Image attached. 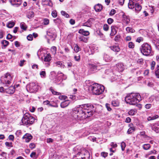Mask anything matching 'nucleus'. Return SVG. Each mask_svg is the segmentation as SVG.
I'll list each match as a JSON object with an SVG mask.
<instances>
[{
    "label": "nucleus",
    "mask_w": 159,
    "mask_h": 159,
    "mask_svg": "<svg viewBox=\"0 0 159 159\" xmlns=\"http://www.w3.org/2000/svg\"><path fill=\"white\" fill-rule=\"evenodd\" d=\"M92 106L90 104H84L74 108L73 111L77 114V118L79 120H83L93 115Z\"/></svg>",
    "instance_id": "f257e3e1"
},
{
    "label": "nucleus",
    "mask_w": 159,
    "mask_h": 159,
    "mask_svg": "<svg viewBox=\"0 0 159 159\" xmlns=\"http://www.w3.org/2000/svg\"><path fill=\"white\" fill-rule=\"evenodd\" d=\"M141 97L140 94L137 93H132L127 95L125 98L127 103L134 105L141 100Z\"/></svg>",
    "instance_id": "f03ea898"
},
{
    "label": "nucleus",
    "mask_w": 159,
    "mask_h": 159,
    "mask_svg": "<svg viewBox=\"0 0 159 159\" xmlns=\"http://www.w3.org/2000/svg\"><path fill=\"white\" fill-rule=\"evenodd\" d=\"M89 89L92 90L93 94L94 95H99L102 94L105 89L103 85L97 83L92 85Z\"/></svg>",
    "instance_id": "7ed1b4c3"
},
{
    "label": "nucleus",
    "mask_w": 159,
    "mask_h": 159,
    "mask_svg": "<svg viewBox=\"0 0 159 159\" xmlns=\"http://www.w3.org/2000/svg\"><path fill=\"white\" fill-rule=\"evenodd\" d=\"M140 49L141 53L144 55L148 56L152 53L151 47L147 43H144L142 44Z\"/></svg>",
    "instance_id": "20e7f679"
},
{
    "label": "nucleus",
    "mask_w": 159,
    "mask_h": 159,
    "mask_svg": "<svg viewBox=\"0 0 159 159\" xmlns=\"http://www.w3.org/2000/svg\"><path fill=\"white\" fill-rule=\"evenodd\" d=\"M35 120L34 118L30 116L29 113H26L22 119L21 125H30L33 123Z\"/></svg>",
    "instance_id": "39448f33"
},
{
    "label": "nucleus",
    "mask_w": 159,
    "mask_h": 159,
    "mask_svg": "<svg viewBox=\"0 0 159 159\" xmlns=\"http://www.w3.org/2000/svg\"><path fill=\"white\" fill-rule=\"evenodd\" d=\"M12 79V77L8 73H6L4 76H2L1 78V82L6 85L10 84L11 81Z\"/></svg>",
    "instance_id": "423d86ee"
},
{
    "label": "nucleus",
    "mask_w": 159,
    "mask_h": 159,
    "mask_svg": "<svg viewBox=\"0 0 159 159\" xmlns=\"http://www.w3.org/2000/svg\"><path fill=\"white\" fill-rule=\"evenodd\" d=\"M27 90L30 93H34L37 91V85L34 83H32L27 85Z\"/></svg>",
    "instance_id": "0eeeda50"
},
{
    "label": "nucleus",
    "mask_w": 159,
    "mask_h": 159,
    "mask_svg": "<svg viewBox=\"0 0 159 159\" xmlns=\"http://www.w3.org/2000/svg\"><path fill=\"white\" fill-rule=\"evenodd\" d=\"M57 74L59 75L55 78L54 82L57 84H59L63 81V79L62 78L64 76V75L62 73L59 72H58Z\"/></svg>",
    "instance_id": "6e6552de"
},
{
    "label": "nucleus",
    "mask_w": 159,
    "mask_h": 159,
    "mask_svg": "<svg viewBox=\"0 0 159 159\" xmlns=\"http://www.w3.org/2000/svg\"><path fill=\"white\" fill-rule=\"evenodd\" d=\"M123 23L125 25L129 24L130 21V18L129 16H126L124 13L122 14Z\"/></svg>",
    "instance_id": "1a4fd4ad"
},
{
    "label": "nucleus",
    "mask_w": 159,
    "mask_h": 159,
    "mask_svg": "<svg viewBox=\"0 0 159 159\" xmlns=\"http://www.w3.org/2000/svg\"><path fill=\"white\" fill-rule=\"evenodd\" d=\"M141 1V0H129L128 4V7L130 9H132L134 7V4L140 3Z\"/></svg>",
    "instance_id": "9d476101"
},
{
    "label": "nucleus",
    "mask_w": 159,
    "mask_h": 159,
    "mask_svg": "<svg viewBox=\"0 0 159 159\" xmlns=\"http://www.w3.org/2000/svg\"><path fill=\"white\" fill-rule=\"evenodd\" d=\"M116 70L119 72L123 71L125 69L123 64L121 63H118L116 65Z\"/></svg>",
    "instance_id": "9b49d317"
},
{
    "label": "nucleus",
    "mask_w": 159,
    "mask_h": 159,
    "mask_svg": "<svg viewBox=\"0 0 159 159\" xmlns=\"http://www.w3.org/2000/svg\"><path fill=\"white\" fill-rule=\"evenodd\" d=\"M5 92L9 94H12L15 91V88L13 86H11L7 89H5Z\"/></svg>",
    "instance_id": "f8f14e48"
},
{
    "label": "nucleus",
    "mask_w": 159,
    "mask_h": 159,
    "mask_svg": "<svg viewBox=\"0 0 159 159\" xmlns=\"http://www.w3.org/2000/svg\"><path fill=\"white\" fill-rule=\"evenodd\" d=\"M9 1L12 5L16 7H18L21 3V0H9Z\"/></svg>",
    "instance_id": "ddd939ff"
},
{
    "label": "nucleus",
    "mask_w": 159,
    "mask_h": 159,
    "mask_svg": "<svg viewBox=\"0 0 159 159\" xmlns=\"http://www.w3.org/2000/svg\"><path fill=\"white\" fill-rule=\"evenodd\" d=\"M32 136L30 134H26L23 137V139H25L26 142H29L32 139Z\"/></svg>",
    "instance_id": "4468645a"
},
{
    "label": "nucleus",
    "mask_w": 159,
    "mask_h": 159,
    "mask_svg": "<svg viewBox=\"0 0 159 159\" xmlns=\"http://www.w3.org/2000/svg\"><path fill=\"white\" fill-rule=\"evenodd\" d=\"M111 31L110 35L111 36H114L116 34L117 32V28L115 25H112L111 27Z\"/></svg>",
    "instance_id": "2eb2a0df"
},
{
    "label": "nucleus",
    "mask_w": 159,
    "mask_h": 159,
    "mask_svg": "<svg viewBox=\"0 0 159 159\" xmlns=\"http://www.w3.org/2000/svg\"><path fill=\"white\" fill-rule=\"evenodd\" d=\"M132 9H134L135 11L138 12L141 10L142 7L139 5V3L134 4V7Z\"/></svg>",
    "instance_id": "dca6fc26"
},
{
    "label": "nucleus",
    "mask_w": 159,
    "mask_h": 159,
    "mask_svg": "<svg viewBox=\"0 0 159 159\" xmlns=\"http://www.w3.org/2000/svg\"><path fill=\"white\" fill-rule=\"evenodd\" d=\"M152 129L156 132H159V124L158 123H155L152 126Z\"/></svg>",
    "instance_id": "f3484780"
},
{
    "label": "nucleus",
    "mask_w": 159,
    "mask_h": 159,
    "mask_svg": "<svg viewBox=\"0 0 159 159\" xmlns=\"http://www.w3.org/2000/svg\"><path fill=\"white\" fill-rule=\"evenodd\" d=\"M42 2L44 3V4L50 7H52L53 3L51 0H42Z\"/></svg>",
    "instance_id": "a211bd4d"
},
{
    "label": "nucleus",
    "mask_w": 159,
    "mask_h": 159,
    "mask_svg": "<svg viewBox=\"0 0 159 159\" xmlns=\"http://www.w3.org/2000/svg\"><path fill=\"white\" fill-rule=\"evenodd\" d=\"M89 70L91 71V72H93L97 70L96 66L93 64H89Z\"/></svg>",
    "instance_id": "6ab92c4d"
},
{
    "label": "nucleus",
    "mask_w": 159,
    "mask_h": 159,
    "mask_svg": "<svg viewBox=\"0 0 159 159\" xmlns=\"http://www.w3.org/2000/svg\"><path fill=\"white\" fill-rule=\"evenodd\" d=\"M70 103V102L68 100H66L62 102L60 105L61 108H65L67 107Z\"/></svg>",
    "instance_id": "aec40b11"
},
{
    "label": "nucleus",
    "mask_w": 159,
    "mask_h": 159,
    "mask_svg": "<svg viewBox=\"0 0 159 159\" xmlns=\"http://www.w3.org/2000/svg\"><path fill=\"white\" fill-rule=\"evenodd\" d=\"M79 33L82 34L84 36H88L89 34V33L88 31H85L84 29H81L79 30Z\"/></svg>",
    "instance_id": "412c9836"
},
{
    "label": "nucleus",
    "mask_w": 159,
    "mask_h": 159,
    "mask_svg": "<svg viewBox=\"0 0 159 159\" xmlns=\"http://www.w3.org/2000/svg\"><path fill=\"white\" fill-rule=\"evenodd\" d=\"M110 48L111 50L116 52H119L120 50L119 47L118 46H113Z\"/></svg>",
    "instance_id": "4be33fe9"
},
{
    "label": "nucleus",
    "mask_w": 159,
    "mask_h": 159,
    "mask_svg": "<svg viewBox=\"0 0 159 159\" xmlns=\"http://www.w3.org/2000/svg\"><path fill=\"white\" fill-rule=\"evenodd\" d=\"M51 57L49 53L47 54L45 56L44 61L46 62H49L51 59Z\"/></svg>",
    "instance_id": "5701e85b"
},
{
    "label": "nucleus",
    "mask_w": 159,
    "mask_h": 159,
    "mask_svg": "<svg viewBox=\"0 0 159 159\" xmlns=\"http://www.w3.org/2000/svg\"><path fill=\"white\" fill-rule=\"evenodd\" d=\"M92 19H90L88 20L87 21L83 24V25L84 26L90 27L91 26L92 23L91 21Z\"/></svg>",
    "instance_id": "b1692460"
},
{
    "label": "nucleus",
    "mask_w": 159,
    "mask_h": 159,
    "mask_svg": "<svg viewBox=\"0 0 159 159\" xmlns=\"http://www.w3.org/2000/svg\"><path fill=\"white\" fill-rule=\"evenodd\" d=\"M102 8V6L100 4H98L94 7V9L96 11H100Z\"/></svg>",
    "instance_id": "393cba45"
},
{
    "label": "nucleus",
    "mask_w": 159,
    "mask_h": 159,
    "mask_svg": "<svg viewBox=\"0 0 159 159\" xmlns=\"http://www.w3.org/2000/svg\"><path fill=\"white\" fill-rule=\"evenodd\" d=\"M56 66L61 68H63L65 67L63 64V62L62 61H57L55 63Z\"/></svg>",
    "instance_id": "a878e982"
},
{
    "label": "nucleus",
    "mask_w": 159,
    "mask_h": 159,
    "mask_svg": "<svg viewBox=\"0 0 159 159\" xmlns=\"http://www.w3.org/2000/svg\"><path fill=\"white\" fill-rule=\"evenodd\" d=\"M34 16V13L32 11L28 12L27 14V17L30 19L32 18Z\"/></svg>",
    "instance_id": "bb28decb"
},
{
    "label": "nucleus",
    "mask_w": 159,
    "mask_h": 159,
    "mask_svg": "<svg viewBox=\"0 0 159 159\" xmlns=\"http://www.w3.org/2000/svg\"><path fill=\"white\" fill-rule=\"evenodd\" d=\"M103 59L105 61H109L112 60V58L109 55L107 54H106L104 55Z\"/></svg>",
    "instance_id": "cd10ccee"
},
{
    "label": "nucleus",
    "mask_w": 159,
    "mask_h": 159,
    "mask_svg": "<svg viewBox=\"0 0 159 159\" xmlns=\"http://www.w3.org/2000/svg\"><path fill=\"white\" fill-rule=\"evenodd\" d=\"M58 75L57 74L56 72L54 71H52L50 72V77L51 79L55 78Z\"/></svg>",
    "instance_id": "c85d7f7f"
},
{
    "label": "nucleus",
    "mask_w": 159,
    "mask_h": 159,
    "mask_svg": "<svg viewBox=\"0 0 159 159\" xmlns=\"http://www.w3.org/2000/svg\"><path fill=\"white\" fill-rule=\"evenodd\" d=\"M126 31L128 33H133L135 32V30L130 27H128L126 29Z\"/></svg>",
    "instance_id": "c756f323"
},
{
    "label": "nucleus",
    "mask_w": 159,
    "mask_h": 159,
    "mask_svg": "<svg viewBox=\"0 0 159 159\" xmlns=\"http://www.w3.org/2000/svg\"><path fill=\"white\" fill-rule=\"evenodd\" d=\"M159 117V116L158 115H155L152 117L149 116L147 118V120L148 121H150L156 119Z\"/></svg>",
    "instance_id": "7c9ffc66"
},
{
    "label": "nucleus",
    "mask_w": 159,
    "mask_h": 159,
    "mask_svg": "<svg viewBox=\"0 0 159 159\" xmlns=\"http://www.w3.org/2000/svg\"><path fill=\"white\" fill-rule=\"evenodd\" d=\"M1 43L2 46L4 47V48H5L8 45L9 43L7 40H3L1 41Z\"/></svg>",
    "instance_id": "2f4dec72"
},
{
    "label": "nucleus",
    "mask_w": 159,
    "mask_h": 159,
    "mask_svg": "<svg viewBox=\"0 0 159 159\" xmlns=\"http://www.w3.org/2000/svg\"><path fill=\"white\" fill-rule=\"evenodd\" d=\"M80 41L84 42V43H87L88 41L87 38L84 36H81L79 37Z\"/></svg>",
    "instance_id": "473e14b6"
},
{
    "label": "nucleus",
    "mask_w": 159,
    "mask_h": 159,
    "mask_svg": "<svg viewBox=\"0 0 159 159\" xmlns=\"http://www.w3.org/2000/svg\"><path fill=\"white\" fill-rule=\"evenodd\" d=\"M151 147V146L149 144H145L143 145V148L144 149L147 150L149 149Z\"/></svg>",
    "instance_id": "72a5a7b5"
},
{
    "label": "nucleus",
    "mask_w": 159,
    "mask_h": 159,
    "mask_svg": "<svg viewBox=\"0 0 159 159\" xmlns=\"http://www.w3.org/2000/svg\"><path fill=\"white\" fill-rule=\"evenodd\" d=\"M15 25V23L13 21L9 22L8 24L7 25V26L8 28H11L13 27Z\"/></svg>",
    "instance_id": "f704fd0d"
},
{
    "label": "nucleus",
    "mask_w": 159,
    "mask_h": 159,
    "mask_svg": "<svg viewBox=\"0 0 159 159\" xmlns=\"http://www.w3.org/2000/svg\"><path fill=\"white\" fill-rule=\"evenodd\" d=\"M137 111L136 110L132 109L130 110L128 112V114L130 115L133 116L136 113Z\"/></svg>",
    "instance_id": "c9c22d12"
},
{
    "label": "nucleus",
    "mask_w": 159,
    "mask_h": 159,
    "mask_svg": "<svg viewBox=\"0 0 159 159\" xmlns=\"http://www.w3.org/2000/svg\"><path fill=\"white\" fill-rule=\"evenodd\" d=\"M20 27L22 29L24 30H26L27 29V26L24 22H21L20 24Z\"/></svg>",
    "instance_id": "e433bc0d"
},
{
    "label": "nucleus",
    "mask_w": 159,
    "mask_h": 159,
    "mask_svg": "<svg viewBox=\"0 0 159 159\" xmlns=\"http://www.w3.org/2000/svg\"><path fill=\"white\" fill-rule=\"evenodd\" d=\"M50 90L51 91L52 93L54 95H60L61 94V93H60L57 92L55 90H54L53 89L52 87H51L50 89Z\"/></svg>",
    "instance_id": "4c0bfd02"
},
{
    "label": "nucleus",
    "mask_w": 159,
    "mask_h": 159,
    "mask_svg": "<svg viewBox=\"0 0 159 159\" xmlns=\"http://www.w3.org/2000/svg\"><path fill=\"white\" fill-rule=\"evenodd\" d=\"M111 104L114 107H118L119 105V103L117 101H113L111 102Z\"/></svg>",
    "instance_id": "58836bf2"
},
{
    "label": "nucleus",
    "mask_w": 159,
    "mask_h": 159,
    "mask_svg": "<svg viewBox=\"0 0 159 159\" xmlns=\"http://www.w3.org/2000/svg\"><path fill=\"white\" fill-rule=\"evenodd\" d=\"M40 76L42 78H45L46 76V73L45 71H41L39 73Z\"/></svg>",
    "instance_id": "ea45409f"
},
{
    "label": "nucleus",
    "mask_w": 159,
    "mask_h": 159,
    "mask_svg": "<svg viewBox=\"0 0 159 159\" xmlns=\"http://www.w3.org/2000/svg\"><path fill=\"white\" fill-rule=\"evenodd\" d=\"M155 74L157 77L158 78H159V66L158 65L156 68Z\"/></svg>",
    "instance_id": "a19ab883"
},
{
    "label": "nucleus",
    "mask_w": 159,
    "mask_h": 159,
    "mask_svg": "<svg viewBox=\"0 0 159 159\" xmlns=\"http://www.w3.org/2000/svg\"><path fill=\"white\" fill-rule=\"evenodd\" d=\"M135 46L134 44L132 42H130L128 44V47L130 48H133Z\"/></svg>",
    "instance_id": "79ce46f5"
},
{
    "label": "nucleus",
    "mask_w": 159,
    "mask_h": 159,
    "mask_svg": "<svg viewBox=\"0 0 159 159\" xmlns=\"http://www.w3.org/2000/svg\"><path fill=\"white\" fill-rule=\"evenodd\" d=\"M74 59L76 61H79L80 60V56L79 54H77L74 57Z\"/></svg>",
    "instance_id": "37998d69"
},
{
    "label": "nucleus",
    "mask_w": 159,
    "mask_h": 159,
    "mask_svg": "<svg viewBox=\"0 0 159 159\" xmlns=\"http://www.w3.org/2000/svg\"><path fill=\"white\" fill-rule=\"evenodd\" d=\"M135 128L134 127H131L127 131V133L128 134H129L132 133L133 132H134L135 130Z\"/></svg>",
    "instance_id": "c03bdc74"
},
{
    "label": "nucleus",
    "mask_w": 159,
    "mask_h": 159,
    "mask_svg": "<svg viewBox=\"0 0 159 159\" xmlns=\"http://www.w3.org/2000/svg\"><path fill=\"white\" fill-rule=\"evenodd\" d=\"M61 14L62 16H64L66 18H68L69 17V15L64 11H61Z\"/></svg>",
    "instance_id": "a18cd8bd"
},
{
    "label": "nucleus",
    "mask_w": 159,
    "mask_h": 159,
    "mask_svg": "<svg viewBox=\"0 0 159 159\" xmlns=\"http://www.w3.org/2000/svg\"><path fill=\"white\" fill-rule=\"evenodd\" d=\"M47 35L49 36L50 38H52L53 37V36L54 35V33H51L50 30L48 31L47 32Z\"/></svg>",
    "instance_id": "49530a36"
},
{
    "label": "nucleus",
    "mask_w": 159,
    "mask_h": 159,
    "mask_svg": "<svg viewBox=\"0 0 159 159\" xmlns=\"http://www.w3.org/2000/svg\"><path fill=\"white\" fill-rule=\"evenodd\" d=\"M7 154L6 152H2V150H0V155L2 157L6 158L7 157Z\"/></svg>",
    "instance_id": "de8ad7c7"
},
{
    "label": "nucleus",
    "mask_w": 159,
    "mask_h": 159,
    "mask_svg": "<svg viewBox=\"0 0 159 159\" xmlns=\"http://www.w3.org/2000/svg\"><path fill=\"white\" fill-rule=\"evenodd\" d=\"M80 48L79 47L77 44L75 45L74 47V50L76 52H77L80 51Z\"/></svg>",
    "instance_id": "09e8293b"
},
{
    "label": "nucleus",
    "mask_w": 159,
    "mask_h": 159,
    "mask_svg": "<svg viewBox=\"0 0 159 159\" xmlns=\"http://www.w3.org/2000/svg\"><path fill=\"white\" fill-rule=\"evenodd\" d=\"M52 15L53 17H56L57 16V13L56 10H53L52 11Z\"/></svg>",
    "instance_id": "8fccbe9b"
},
{
    "label": "nucleus",
    "mask_w": 159,
    "mask_h": 159,
    "mask_svg": "<svg viewBox=\"0 0 159 159\" xmlns=\"http://www.w3.org/2000/svg\"><path fill=\"white\" fill-rule=\"evenodd\" d=\"M51 50L54 54H55L56 53L57 48L56 47H52L51 48Z\"/></svg>",
    "instance_id": "3c124183"
},
{
    "label": "nucleus",
    "mask_w": 159,
    "mask_h": 159,
    "mask_svg": "<svg viewBox=\"0 0 159 159\" xmlns=\"http://www.w3.org/2000/svg\"><path fill=\"white\" fill-rule=\"evenodd\" d=\"M156 64V62L154 61H152L151 64V69L152 70H153L154 69L155 66Z\"/></svg>",
    "instance_id": "603ef678"
},
{
    "label": "nucleus",
    "mask_w": 159,
    "mask_h": 159,
    "mask_svg": "<svg viewBox=\"0 0 159 159\" xmlns=\"http://www.w3.org/2000/svg\"><path fill=\"white\" fill-rule=\"evenodd\" d=\"M109 28V26L107 24H105L103 26V29L105 31H108Z\"/></svg>",
    "instance_id": "864d4df0"
},
{
    "label": "nucleus",
    "mask_w": 159,
    "mask_h": 159,
    "mask_svg": "<svg viewBox=\"0 0 159 159\" xmlns=\"http://www.w3.org/2000/svg\"><path fill=\"white\" fill-rule=\"evenodd\" d=\"M49 20L47 18H45L43 20V24L44 25H47L49 23Z\"/></svg>",
    "instance_id": "5fc2aeb1"
},
{
    "label": "nucleus",
    "mask_w": 159,
    "mask_h": 159,
    "mask_svg": "<svg viewBox=\"0 0 159 159\" xmlns=\"http://www.w3.org/2000/svg\"><path fill=\"white\" fill-rule=\"evenodd\" d=\"M125 142H123L121 143V146L122 151H124L125 150Z\"/></svg>",
    "instance_id": "6e6d98bb"
},
{
    "label": "nucleus",
    "mask_w": 159,
    "mask_h": 159,
    "mask_svg": "<svg viewBox=\"0 0 159 159\" xmlns=\"http://www.w3.org/2000/svg\"><path fill=\"white\" fill-rule=\"evenodd\" d=\"M67 98L66 96L64 95H61L59 97V98L61 100H66Z\"/></svg>",
    "instance_id": "4d7b16f0"
},
{
    "label": "nucleus",
    "mask_w": 159,
    "mask_h": 159,
    "mask_svg": "<svg viewBox=\"0 0 159 159\" xmlns=\"http://www.w3.org/2000/svg\"><path fill=\"white\" fill-rule=\"evenodd\" d=\"M113 21L112 19L109 18L107 20V22L110 25L113 22Z\"/></svg>",
    "instance_id": "13d9d810"
},
{
    "label": "nucleus",
    "mask_w": 159,
    "mask_h": 159,
    "mask_svg": "<svg viewBox=\"0 0 159 159\" xmlns=\"http://www.w3.org/2000/svg\"><path fill=\"white\" fill-rule=\"evenodd\" d=\"M107 155L108 153L105 152H103L101 153V156L105 158L107 156Z\"/></svg>",
    "instance_id": "bf43d9fd"
},
{
    "label": "nucleus",
    "mask_w": 159,
    "mask_h": 159,
    "mask_svg": "<svg viewBox=\"0 0 159 159\" xmlns=\"http://www.w3.org/2000/svg\"><path fill=\"white\" fill-rule=\"evenodd\" d=\"M106 107L108 111H110L111 110V109L110 107V105L109 104L106 103Z\"/></svg>",
    "instance_id": "052dcab7"
},
{
    "label": "nucleus",
    "mask_w": 159,
    "mask_h": 159,
    "mask_svg": "<svg viewBox=\"0 0 159 159\" xmlns=\"http://www.w3.org/2000/svg\"><path fill=\"white\" fill-rule=\"evenodd\" d=\"M27 38L28 40L31 41L33 39V36L31 34H29L27 37Z\"/></svg>",
    "instance_id": "680f3d73"
},
{
    "label": "nucleus",
    "mask_w": 159,
    "mask_h": 159,
    "mask_svg": "<svg viewBox=\"0 0 159 159\" xmlns=\"http://www.w3.org/2000/svg\"><path fill=\"white\" fill-rule=\"evenodd\" d=\"M5 145H6V146H7V147H11L12 146V143H9V142H6L5 143Z\"/></svg>",
    "instance_id": "e2e57ef3"
},
{
    "label": "nucleus",
    "mask_w": 159,
    "mask_h": 159,
    "mask_svg": "<svg viewBox=\"0 0 159 159\" xmlns=\"http://www.w3.org/2000/svg\"><path fill=\"white\" fill-rule=\"evenodd\" d=\"M35 145L34 143H31L29 145V147L30 148L32 149H33L35 147Z\"/></svg>",
    "instance_id": "0e129e2a"
},
{
    "label": "nucleus",
    "mask_w": 159,
    "mask_h": 159,
    "mask_svg": "<svg viewBox=\"0 0 159 159\" xmlns=\"http://www.w3.org/2000/svg\"><path fill=\"white\" fill-rule=\"evenodd\" d=\"M116 12V11L114 9H112L109 13V15L110 16H113L114 15Z\"/></svg>",
    "instance_id": "69168bd1"
},
{
    "label": "nucleus",
    "mask_w": 159,
    "mask_h": 159,
    "mask_svg": "<svg viewBox=\"0 0 159 159\" xmlns=\"http://www.w3.org/2000/svg\"><path fill=\"white\" fill-rule=\"evenodd\" d=\"M137 63L140 64H142L143 63V59L142 58L139 59L137 61Z\"/></svg>",
    "instance_id": "338daca9"
},
{
    "label": "nucleus",
    "mask_w": 159,
    "mask_h": 159,
    "mask_svg": "<svg viewBox=\"0 0 159 159\" xmlns=\"http://www.w3.org/2000/svg\"><path fill=\"white\" fill-rule=\"evenodd\" d=\"M143 40V38L141 37H139L137 39L136 41L138 43H140Z\"/></svg>",
    "instance_id": "774afa93"
}]
</instances>
